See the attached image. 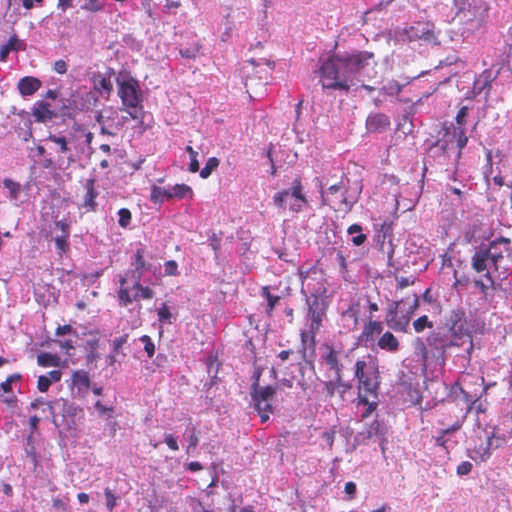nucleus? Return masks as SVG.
<instances>
[{
    "label": "nucleus",
    "instance_id": "f257e3e1",
    "mask_svg": "<svg viewBox=\"0 0 512 512\" xmlns=\"http://www.w3.org/2000/svg\"><path fill=\"white\" fill-rule=\"evenodd\" d=\"M371 62L375 63L374 54L369 51L330 54L319 68L323 89L349 92L359 83V73Z\"/></svg>",
    "mask_w": 512,
    "mask_h": 512
},
{
    "label": "nucleus",
    "instance_id": "f03ea898",
    "mask_svg": "<svg viewBox=\"0 0 512 512\" xmlns=\"http://www.w3.org/2000/svg\"><path fill=\"white\" fill-rule=\"evenodd\" d=\"M505 258L512 261V241L500 236L487 246L481 245L472 255L470 264L477 274L492 272L504 280L512 273V267L504 264Z\"/></svg>",
    "mask_w": 512,
    "mask_h": 512
},
{
    "label": "nucleus",
    "instance_id": "7ed1b4c3",
    "mask_svg": "<svg viewBox=\"0 0 512 512\" xmlns=\"http://www.w3.org/2000/svg\"><path fill=\"white\" fill-rule=\"evenodd\" d=\"M146 250L142 244L136 248L131 265L133 269L129 272L133 279L132 287L128 286V273L119 276L118 300L119 305L127 307L134 301L150 300L154 297V291L148 286L141 285V279L145 271L151 265L145 260Z\"/></svg>",
    "mask_w": 512,
    "mask_h": 512
},
{
    "label": "nucleus",
    "instance_id": "20e7f679",
    "mask_svg": "<svg viewBox=\"0 0 512 512\" xmlns=\"http://www.w3.org/2000/svg\"><path fill=\"white\" fill-rule=\"evenodd\" d=\"M354 379L357 381V404L366 406L362 418H368L378 406L380 373L378 366L366 358L358 359L354 364Z\"/></svg>",
    "mask_w": 512,
    "mask_h": 512
},
{
    "label": "nucleus",
    "instance_id": "39448f33",
    "mask_svg": "<svg viewBox=\"0 0 512 512\" xmlns=\"http://www.w3.org/2000/svg\"><path fill=\"white\" fill-rule=\"evenodd\" d=\"M118 95L121 99L123 110L127 111L134 120L142 121L143 107L141 103V92L137 81L133 78L119 82Z\"/></svg>",
    "mask_w": 512,
    "mask_h": 512
},
{
    "label": "nucleus",
    "instance_id": "423d86ee",
    "mask_svg": "<svg viewBox=\"0 0 512 512\" xmlns=\"http://www.w3.org/2000/svg\"><path fill=\"white\" fill-rule=\"evenodd\" d=\"M277 387L275 386H261L257 381H253L250 389V395L255 410L261 418V422H267L270 415L273 414L274 408L272 405Z\"/></svg>",
    "mask_w": 512,
    "mask_h": 512
},
{
    "label": "nucleus",
    "instance_id": "0eeeda50",
    "mask_svg": "<svg viewBox=\"0 0 512 512\" xmlns=\"http://www.w3.org/2000/svg\"><path fill=\"white\" fill-rule=\"evenodd\" d=\"M403 300L394 301L388 308L385 315V322L387 326L395 332L406 333L408 331L409 323L412 315L419 307V297L416 293L412 294V302L406 313L399 316L398 308Z\"/></svg>",
    "mask_w": 512,
    "mask_h": 512
},
{
    "label": "nucleus",
    "instance_id": "6e6552de",
    "mask_svg": "<svg viewBox=\"0 0 512 512\" xmlns=\"http://www.w3.org/2000/svg\"><path fill=\"white\" fill-rule=\"evenodd\" d=\"M457 5V16L465 23H471L475 28L485 23L489 12V5L485 0H459Z\"/></svg>",
    "mask_w": 512,
    "mask_h": 512
},
{
    "label": "nucleus",
    "instance_id": "1a4fd4ad",
    "mask_svg": "<svg viewBox=\"0 0 512 512\" xmlns=\"http://www.w3.org/2000/svg\"><path fill=\"white\" fill-rule=\"evenodd\" d=\"M321 363L328 370L334 373V376L344 377V360L349 357V353L344 350L336 349L333 345L324 344L322 346Z\"/></svg>",
    "mask_w": 512,
    "mask_h": 512
},
{
    "label": "nucleus",
    "instance_id": "9d476101",
    "mask_svg": "<svg viewBox=\"0 0 512 512\" xmlns=\"http://www.w3.org/2000/svg\"><path fill=\"white\" fill-rule=\"evenodd\" d=\"M351 388V383L344 381V377L340 375L321 382V393L324 395L325 399L329 400L338 395L339 399L344 401L345 394L351 390Z\"/></svg>",
    "mask_w": 512,
    "mask_h": 512
},
{
    "label": "nucleus",
    "instance_id": "9b49d317",
    "mask_svg": "<svg viewBox=\"0 0 512 512\" xmlns=\"http://www.w3.org/2000/svg\"><path fill=\"white\" fill-rule=\"evenodd\" d=\"M444 131V142L446 143L445 148H447L450 143L455 142L456 147L458 148L457 158H460L462 150L468 142L465 127L455 126L453 123H450L449 126L446 124L444 125Z\"/></svg>",
    "mask_w": 512,
    "mask_h": 512
},
{
    "label": "nucleus",
    "instance_id": "f8f14e48",
    "mask_svg": "<svg viewBox=\"0 0 512 512\" xmlns=\"http://www.w3.org/2000/svg\"><path fill=\"white\" fill-rule=\"evenodd\" d=\"M427 345L436 352L435 356L437 359L445 362L446 350L454 345H457L453 341L447 338V335L441 332L433 331L429 333L426 338Z\"/></svg>",
    "mask_w": 512,
    "mask_h": 512
},
{
    "label": "nucleus",
    "instance_id": "ddd939ff",
    "mask_svg": "<svg viewBox=\"0 0 512 512\" xmlns=\"http://www.w3.org/2000/svg\"><path fill=\"white\" fill-rule=\"evenodd\" d=\"M48 408L54 423H57V418L59 416L63 419L73 420L77 410L71 402L64 398L55 399L49 402Z\"/></svg>",
    "mask_w": 512,
    "mask_h": 512
},
{
    "label": "nucleus",
    "instance_id": "4468645a",
    "mask_svg": "<svg viewBox=\"0 0 512 512\" xmlns=\"http://www.w3.org/2000/svg\"><path fill=\"white\" fill-rule=\"evenodd\" d=\"M54 228L61 233L54 238L55 246L59 250V254H64L69 250V237L71 224L66 219L56 220Z\"/></svg>",
    "mask_w": 512,
    "mask_h": 512
},
{
    "label": "nucleus",
    "instance_id": "2eb2a0df",
    "mask_svg": "<svg viewBox=\"0 0 512 512\" xmlns=\"http://www.w3.org/2000/svg\"><path fill=\"white\" fill-rule=\"evenodd\" d=\"M383 324L380 321L369 319L364 325L362 332L358 338L361 343H371L375 340L376 335H380L383 332Z\"/></svg>",
    "mask_w": 512,
    "mask_h": 512
},
{
    "label": "nucleus",
    "instance_id": "dca6fc26",
    "mask_svg": "<svg viewBox=\"0 0 512 512\" xmlns=\"http://www.w3.org/2000/svg\"><path fill=\"white\" fill-rule=\"evenodd\" d=\"M32 115L37 122L45 123L56 117L55 111L51 109L49 103L38 101L32 109Z\"/></svg>",
    "mask_w": 512,
    "mask_h": 512
},
{
    "label": "nucleus",
    "instance_id": "f3484780",
    "mask_svg": "<svg viewBox=\"0 0 512 512\" xmlns=\"http://www.w3.org/2000/svg\"><path fill=\"white\" fill-rule=\"evenodd\" d=\"M390 126L389 118L381 113H375L368 116L366 128L369 132H382Z\"/></svg>",
    "mask_w": 512,
    "mask_h": 512
},
{
    "label": "nucleus",
    "instance_id": "a211bd4d",
    "mask_svg": "<svg viewBox=\"0 0 512 512\" xmlns=\"http://www.w3.org/2000/svg\"><path fill=\"white\" fill-rule=\"evenodd\" d=\"M41 85L42 83L38 78L25 76L18 81L17 87L22 96H31L40 89Z\"/></svg>",
    "mask_w": 512,
    "mask_h": 512
},
{
    "label": "nucleus",
    "instance_id": "6ab92c4d",
    "mask_svg": "<svg viewBox=\"0 0 512 512\" xmlns=\"http://www.w3.org/2000/svg\"><path fill=\"white\" fill-rule=\"evenodd\" d=\"M377 346L386 352L395 353L399 350L400 342L391 331H386L379 337Z\"/></svg>",
    "mask_w": 512,
    "mask_h": 512
},
{
    "label": "nucleus",
    "instance_id": "aec40b11",
    "mask_svg": "<svg viewBox=\"0 0 512 512\" xmlns=\"http://www.w3.org/2000/svg\"><path fill=\"white\" fill-rule=\"evenodd\" d=\"M85 190L83 207L87 208L89 211H94L96 208L95 200L98 196V192L95 189V179L86 180Z\"/></svg>",
    "mask_w": 512,
    "mask_h": 512
},
{
    "label": "nucleus",
    "instance_id": "412c9836",
    "mask_svg": "<svg viewBox=\"0 0 512 512\" xmlns=\"http://www.w3.org/2000/svg\"><path fill=\"white\" fill-rule=\"evenodd\" d=\"M113 73L114 71L111 69L107 76L102 74L96 75L94 78V88L98 92L105 93L109 96L113 90V83L111 81V75Z\"/></svg>",
    "mask_w": 512,
    "mask_h": 512
},
{
    "label": "nucleus",
    "instance_id": "4be33fe9",
    "mask_svg": "<svg viewBox=\"0 0 512 512\" xmlns=\"http://www.w3.org/2000/svg\"><path fill=\"white\" fill-rule=\"evenodd\" d=\"M474 286L480 291L483 298H487L488 290L494 288L495 280L492 272H486L483 278L475 279Z\"/></svg>",
    "mask_w": 512,
    "mask_h": 512
},
{
    "label": "nucleus",
    "instance_id": "5701e85b",
    "mask_svg": "<svg viewBox=\"0 0 512 512\" xmlns=\"http://www.w3.org/2000/svg\"><path fill=\"white\" fill-rule=\"evenodd\" d=\"M321 201L322 205H329L332 207L335 211H341V210H350L352 205L347 202V197L345 195H342L341 199L339 201H336L334 199H328L324 195V191L321 189Z\"/></svg>",
    "mask_w": 512,
    "mask_h": 512
},
{
    "label": "nucleus",
    "instance_id": "b1692460",
    "mask_svg": "<svg viewBox=\"0 0 512 512\" xmlns=\"http://www.w3.org/2000/svg\"><path fill=\"white\" fill-rule=\"evenodd\" d=\"M47 140L53 142L59 147V153L66 154L71 150V144L74 142L73 137L66 138L64 136H58L55 134H49Z\"/></svg>",
    "mask_w": 512,
    "mask_h": 512
},
{
    "label": "nucleus",
    "instance_id": "393cba45",
    "mask_svg": "<svg viewBox=\"0 0 512 512\" xmlns=\"http://www.w3.org/2000/svg\"><path fill=\"white\" fill-rule=\"evenodd\" d=\"M493 445V439L487 440L485 443H481L479 447L474 448L473 452L475 456L472 458L476 461L485 462L491 456V449Z\"/></svg>",
    "mask_w": 512,
    "mask_h": 512
},
{
    "label": "nucleus",
    "instance_id": "a878e982",
    "mask_svg": "<svg viewBox=\"0 0 512 512\" xmlns=\"http://www.w3.org/2000/svg\"><path fill=\"white\" fill-rule=\"evenodd\" d=\"M72 383L78 390H88L90 387V377L88 372L77 370L72 375Z\"/></svg>",
    "mask_w": 512,
    "mask_h": 512
},
{
    "label": "nucleus",
    "instance_id": "bb28decb",
    "mask_svg": "<svg viewBox=\"0 0 512 512\" xmlns=\"http://www.w3.org/2000/svg\"><path fill=\"white\" fill-rule=\"evenodd\" d=\"M362 230L359 224H352L347 229V233L352 236L351 241L355 246H361L367 240V236Z\"/></svg>",
    "mask_w": 512,
    "mask_h": 512
},
{
    "label": "nucleus",
    "instance_id": "cd10ccee",
    "mask_svg": "<svg viewBox=\"0 0 512 512\" xmlns=\"http://www.w3.org/2000/svg\"><path fill=\"white\" fill-rule=\"evenodd\" d=\"M171 198H178L183 199L185 197H188L190 199L193 198V190L190 186L186 184H176L171 189Z\"/></svg>",
    "mask_w": 512,
    "mask_h": 512
},
{
    "label": "nucleus",
    "instance_id": "c85d7f7f",
    "mask_svg": "<svg viewBox=\"0 0 512 512\" xmlns=\"http://www.w3.org/2000/svg\"><path fill=\"white\" fill-rule=\"evenodd\" d=\"M309 315L311 319L309 332L311 333L312 338H314L322 325V321L326 315V311H314L312 313H309Z\"/></svg>",
    "mask_w": 512,
    "mask_h": 512
},
{
    "label": "nucleus",
    "instance_id": "c756f323",
    "mask_svg": "<svg viewBox=\"0 0 512 512\" xmlns=\"http://www.w3.org/2000/svg\"><path fill=\"white\" fill-rule=\"evenodd\" d=\"M199 432L197 430V427L193 424H190L187 426L186 428V435H187V438H188V446H187V449H186V452L187 453H190V451H193L196 449V447L198 446V443H199V436H198Z\"/></svg>",
    "mask_w": 512,
    "mask_h": 512
},
{
    "label": "nucleus",
    "instance_id": "7c9ffc66",
    "mask_svg": "<svg viewBox=\"0 0 512 512\" xmlns=\"http://www.w3.org/2000/svg\"><path fill=\"white\" fill-rule=\"evenodd\" d=\"M288 190L290 191L289 195H291L295 201H299L304 204L307 203L306 196L303 194V186L300 177H296L294 179L293 186Z\"/></svg>",
    "mask_w": 512,
    "mask_h": 512
},
{
    "label": "nucleus",
    "instance_id": "2f4dec72",
    "mask_svg": "<svg viewBox=\"0 0 512 512\" xmlns=\"http://www.w3.org/2000/svg\"><path fill=\"white\" fill-rule=\"evenodd\" d=\"M150 199L153 203L162 202L164 199H171L170 189H165L157 185L151 187Z\"/></svg>",
    "mask_w": 512,
    "mask_h": 512
},
{
    "label": "nucleus",
    "instance_id": "473e14b6",
    "mask_svg": "<svg viewBox=\"0 0 512 512\" xmlns=\"http://www.w3.org/2000/svg\"><path fill=\"white\" fill-rule=\"evenodd\" d=\"M37 363L42 367L58 366L60 363V357L56 354L51 353H40L37 356Z\"/></svg>",
    "mask_w": 512,
    "mask_h": 512
},
{
    "label": "nucleus",
    "instance_id": "72a5a7b5",
    "mask_svg": "<svg viewBox=\"0 0 512 512\" xmlns=\"http://www.w3.org/2000/svg\"><path fill=\"white\" fill-rule=\"evenodd\" d=\"M261 295H262V297L266 298V300H267L266 312L268 315H271L275 306L280 301V296L272 295L270 293V289L268 286H264L262 288Z\"/></svg>",
    "mask_w": 512,
    "mask_h": 512
},
{
    "label": "nucleus",
    "instance_id": "f704fd0d",
    "mask_svg": "<svg viewBox=\"0 0 512 512\" xmlns=\"http://www.w3.org/2000/svg\"><path fill=\"white\" fill-rule=\"evenodd\" d=\"M327 304L325 300L317 295H313L311 299L308 300V311L312 313L314 311H326Z\"/></svg>",
    "mask_w": 512,
    "mask_h": 512
},
{
    "label": "nucleus",
    "instance_id": "c9c22d12",
    "mask_svg": "<svg viewBox=\"0 0 512 512\" xmlns=\"http://www.w3.org/2000/svg\"><path fill=\"white\" fill-rule=\"evenodd\" d=\"M219 159L216 157H210L204 167L200 170V177L203 179L208 178L212 172L219 166Z\"/></svg>",
    "mask_w": 512,
    "mask_h": 512
},
{
    "label": "nucleus",
    "instance_id": "e433bc0d",
    "mask_svg": "<svg viewBox=\"0 0 512 512\" xmlns=\"http://www.w3.org/2000/svg\"><path fill=\"white\" fill-rule=\"evenodd\" d=\"M451 327L450 331L452 334H457V327L459 323L466 322L465 313L462 310L453 311L450 316Z\"/></svg>",
    "mask_w": 512,
    "mask_h": 512
},
{
    "label": "nucleus",
    "instance_id": "4c0bfd02",
    "mask_svg": "<svg viewBox=\"0 0 512 512\" xmlns=\"http://www.w3.org/2000/svg\"><path fill=\"white\" fill-rule=\"evenodd\" d=\"M412 325L416 333H421L426 328H432L433 322L430 321L426 315H423L414 320Z\"/></svg>",
    "mask_w": 512,
    "mask_h": 512
},
{
    "label": "nucleus",
    "instance_id": "58836bf2",
    "mask_svg": "<svg viewBox=\"0 0 512 512\" xmlns=\"http://www.w3.org/2000/svg\"><path fill=\"white\" fill-rule=\"evenodd\" d=\"M104 2L103 0H84V4L81 5V9L89 12H99L103 10Z\"/></svg>",
    "mask_w": 512,
    "mask_h": 512
},
{
    "label": "nucleus",
    "instance_id": "ea45409f",
    "mask_svg": "<svg viewBox=\"0 0 512 512\" xmlns=\"http://www.w3.org/2000/svg\"><path fill=\"white\" fill-rule=\"evenodd\" d=\"M185 150L190 156L189 171L192 173L198 172L199 168H200L199 162L197 159L198 153L190 145H187Z\"/></svg>",
    "mask_w": 512,
    "mask_h": 512
},
{
    "label": "nucleus",
    "instance_id": "a19ab883",
    "mask_svg": "<svg viewBox=\"0 0 512 512\" xmlns=\"http://www.w3.org/2000/svg\"><path fill=\"white\" fill-rule=\"evenodd\" d=\"M3 184L9 190L10 197L12 199H17L21 190L20 184L12 181L11 179H5Z\"/></svg>",
    "mask_w": 512,
    "mask_h": 512
},
{
    "label": "nucleus",
    "instance_id": "79ce46f5",
    "mask_svg": "<svg viewBox=\"0 0 512 512\" xmlns=\"http://www.w3.org/2000/svg\"><path fill=\"white\" fill-rule=\"evenodd\" d=\"M416 278L414 276L409 277H403L395 275V281H396V290H402L410 285H413L415 283Z\"/></svg>",
    "mask_w": 512,
    "mask_h": 512
},
{
    "label": "nucleus",
    "instance_id": "37998d69",
    "mask_svg": "<svg viewBox=\"0 0 512 512\" xmlns=\"http://www.w3.org/2000/svg\"><path fill=\"white\" fill-rule=\"evenodd\" d=\"M21 379V375L18 374V373H15V374H12V375H9L5 381H3L1 384H0V389L5 392V393H9L12 391V383L13 382H16V381H19Z\"/></svg>",
    "mask_w": 512,
    "mask_h": 512
},
{
    "label": "nucleus",
    "instance_id": "c03bdc74",
    "mask_svg": "<svg viewBox=\"0 0 512 512\" xmlns=\"http://www.w3.org/2000/svg\"><path fill=\"white\" fill-rule=\"evenodd\" d=\"M118 215H119V219H118L119 225L123 228H126L130 224L131 218H132L130 210L127 208H121L118 211Z\"/></svg>",
    "mask_w": 512,
    "mask_h": 512
},
{
    "label": "nucleus",
    "instance_id": "a18cd8bd",
    "mask_svg": "<svg viewBox=\"0 0 512 512\" xmlns=\"http://www.w3.org/2000/svg\"><path fill=\"white\" fill-rule=\"evenodd\" d=\"M171 317L172 314L169 307L166 303H163L162 306L158 309V320L161 323H170Z\"/></svg>",
    "mask_w": 512,
    "mask_h": 512
},
{
    "label": "nucleus",
    "instance_id": "49530a36",
    "mask_svg": "<svg viewBox=\"0 0 512 512\" xmlns=\"http://www.w3.org/2000/svg\"><path fill=\"white\" fill-rule=\"evenodd\" d=\"M140 341L144 344V350L147 353L148 357H153L155 353V345L152 341V339L148 335H143L140 338Z\"/></svg>",
    "mask_w": 512,
    "mask_h": 512
},
{
    "label": "nucleus",
    "instance_id": "de8ad7c7",
    "mask_svg": "<svg viewBox=\"0 0 512 512\" xmlns=\"http://www.w3.org/2000/svg\"><path fill=\"white\" fill-rule=\"evenodd\" d=\"M382 90L389 95H395L401 92L402 85L398 84L396 81L391 80L387 84H385Z\"/></svg>",
    "mask_w": 512,
    "mask_h": 512
},
{
    "label": "nucleus",
    "instance_id": "09e8293b",
    "mask_svg": "<svg viewBox=\"0 0 512 512\" xmlns=\"http://www.w3.org/2000/svg\"><path fill=\"white\" fill-rule=\"evenodd\" d=\"M289 190H282L273 196L274 204L279 208H285V200L289 196Z\"/></svg>",
    "mask_w": 512,
    "mask_h": 512
},
{
    "label": "nucleus",
    "instance_id": "8fccbe9b",
    "mask_svg": "<svg viewBox=\"0 0 512 512\" xmlns=\"http://www.w3.org/2000/svg\"><path fill=\"white\" fill-rule=\"evenodd\" d=\"M6 45H7V47H8L11 51H13V50L18 51V50H24V49H25V44H24V43H22V42L18 39L17 35H12V36L9 38L8 42L6 43Z\"/></svg>",
    "mask_w": 512,
    "mask_h": 512
},
{
    "label": "nucleus",
    "instance_id": "3c124183",
    "mask_svg": "<svg viewBox=\"0 0 512 512\" xmlns=\"http://www.w3.org/2000/svg\"><path fill=\"white\" fill-rule=\"evenodd\" d=\"M468 107L467 106H462L458 112H457V115H456V125L455 126H462V127H465V124H466V117L468 116Z\"/></svg>",
    "mask_w": 512,
    "mask_h": 512
},
{
    "label": "nucleus",
    "instance_id": "603ef678",
    "mask_svg": "<svg viewBox=\"0 0 512 512\" xmlns=\"http://www.w3.org/2000/svg\"><path fill=\"white\" fill-rule=\"evenodd\" d=\"M104 494L106 497L107 509L112 512L115 506L117 505V498L109 488L105 489Z\"/></svg>",
    "mask_w": 512,
    "mask_h": 512
},
{
    "label": "nucleus",
    "instance_id": "864d4df0",
    "mask_svg": "<svg viewBox=\"0 0 512 512\" xmlns=\"http://www.w3.org/2000/svg\"><path fill=\"white\" fill-rule=\"evenodd\" d=\"M128 334H123L118 338H115L112 342V350L114 353H119L120 349L128 341Z\"/></svg>",
    "mask_w": 512,
    "mask_h": 512
},
{
    "label": "nucleus",
    "instance_id": "5fc2aeb1",
    "mask_svg": "<svg viewBox=\"0 0 512 512\" xmlns=\"http://www.w3.org/2000/svg\"><path fill=\"white\" fill-rule=\"evenodd\" d=\"M165 274L169 276L178 275V264L174 260H168L165 262Z\"/></svg>",
    "mask_w": 512,
    "mask_h": 512
},
{
    "label": "nucleus",
    "instance_id": "6e6d98bb",
    "mask_svg": "<svg viewBox=\"0 0 512 512\" xmlns=\"http://www.w3.org/2000/svg\"><path fill=\"white\" fill-rule=\"evenodd\" d=\"M51 386V380H48V376L40 375L37 380V388L40 392L48 391Z\"/></svg>",
    "mask_w": 512,
    "mask_h": 512
},
{
    "label": "nucleus",
    "instance_id": "4d7b16f0",
    "mask_svg": "<svg viewBox=\"0 0 512 512\" xmlns=\"http://www.w3.org/2000/svg\"><path fill=\"white\" fill-rule=\"evenodd\" d=\"M473 465L469 461H463L457 466L456 472L459 476L467 475L471 472Z\"/></svg>",
    "mask_w": 512,
    "mask_h": 512
},
{
    "label": "nucleus",
    "instance_id": "13d9d810",
    "mask_svg": "<svg viewBox=\"0 0 512 512\" xmlns=\"http://www.w3.org/2000/svg\"><path fill=\"white\" fill-rule=\"evenodd\" d=\"M164 441H165L166 445L168 446V448L171 449L172 451L179 450L177 438L174 435L166 434Z\"/></svg>",
    "mask_w": 512,
    "mask_h": 512
},
{
    "label": "nucleus",
    "instance_id": "bf43d9fd",
    "mask_svg": "<svg viewBox=\"0 0 512 512\" xmlns=\"http://www.w3.org/2000/svg\"><path fill=\"white\" fill-rule=\"evenodd\" d=\"M358 315H359V311L358 309H356L353 305L349 306L343 313H342V316L343 317H350L353 319L354 321V325H356L358 323Z\"/></svg>",
    "mask_w": 512,
    "mask_h": 512
},
{
    "label": "nucleus",
    "instance_id": "052dcab7",
    "mask_svg": "<svg viewBox=\"0 0 512 512\" xmlns=\"http://www.w3.org/2000/svg\"><path fill=\"white\" fill-rule=\"evenodd\" d=\"M462 427V421L460 420H456L450 427L448 428H445V429H441L440 432L447 436V435H450V434H453L455 433L456 431H458L460 428Z\"/></svg>",
    "mask_w": 512,
    "mask_h": 512
},
{
    "label": "nucleus",
    "instance_id": "680f3d73",
    "mask_svg": "<svg viewBox=\"0 0 512 512\" xmlns=\"http://www.w3.org/2000/svg\"><path fill=\"white\" fill-rule=\"evenodd\" d=\"M198 50H199L198 46H194L191 48H181L180 54L182 57H185V58H195L196 54L198 53Z\"/></svg>",
    "mask_w": 512,
    "mask_h": 512
},
{
    "label": "nucleus",
    "instance_id": "e2e57ef3",
    "mask_svg": "<svg viewBox=\"0 0 512 512\" xmlns=\"http://www.w3.org/2000/svg\"><path fill=\"white\" fill-rule=\"evenodd\" d=\"M422 299L424 302L428 303V304H431V305H436L437 307H440V304L438 303L437 299H435L431 293V289L430 288H427L424 293L422 294Z\"/></svg>",
    "mask_w": 512,
    "mask_h": 512
},
{
    "label": "nucleus",
    "instance_id": "0e129e2a",
    "mask_svg": "<svg viewBox=\"0 0 512 512\" xmlns=\"http://www.w3.org/2000/svg\"><path fill=\"white\" fill-rule=\"evenodd\" d=\"M493 439V447L492 449H497L501 447L505 443V437L503 436H497L494 433H492L490 436H488L487 440Z\"/></svg>",
    "mask_w": 512,
    "mask_h": 512
},
{
    "label": "nucleus",
    "instance_id": "69168bd1",
    "mask_svg": "<svg viewBox=\"0 0 512 512\" xmlns=\"http://www.w3.org/2000/svg\"><path fill=\"white\" fill-rule=\"evenodd\" d=\"M336 260H337V262L339 264L340 271L342 273H346L347 272V262H346L345 256L343 255V253L341 251H339L337 253Z\"/></svg>",
    "mask_w": 512,
    "mask_h": 512
},
{
    "label": "nucleus",
    "instance_id": "338daca9",
    "mask_svg": "<svg viewBox=\"0 0 512 512\" xmlns=\"http://www.w3.org/2000/svg\"><path fill=\"white\" fill-rule=\"evenodd\" d=\"M54 71L58 74H65L67 72V64L64 60L60 59L54 63Z\"/></svg>",
    "mask_w": 512,
    "mask_h": 512
},
{
    "label": "nucleus",
    "instance_id": "774afa93",
    "mask_svg": "<svg viewBox=\"0 0 512 512\" xmlns=\"http://www.w3.org/2000/svg\"><path fill=\"white\" fill-rule=\"evenodd\" d=\"M344 491L346 494L350 495V498H354L356 494V484L352 481H349L344 486Z\"/></svg>",
    "mask_w": 512,
    "mask_h": 512
}]
</instances>
